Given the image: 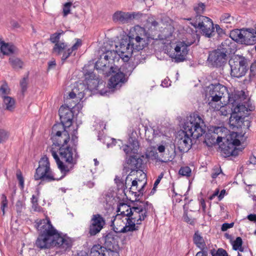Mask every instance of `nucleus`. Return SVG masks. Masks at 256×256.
Listing matches in <instances>:
<instances>
[{
  "label": "nucleus",
  "mask_w": 256,
  "mask_h": 256,
  "mask_svg": "<svg viewBox=\"0 0 256 256\" xmlns=\"http://www.w3.org/2000/svg\"><path fill=\"white\" fill-rule=\"evenodd\" d=\"M9 62L14 68H20L23 65L22 62L18 58L15 57L10 58Z\"/></svg>",
  "instance_id": "obj_33"
},
{
  "label": "nucleus",
  "mask_w": 256,
  "mask_h": 256,
  "mask_svg": "<svg viewBox=\"0 0 256 256\" xmlns=\"http://www.w3.org/2000/svg\"><path fill=\"white\" fill-rule=\"evenodd\" d=\"M164 176V174L162 172L158 176V177L157 178L156 180L154 183V187H153V188H152V190H155L157 186H158V184H160L161 180L162 179V178H163Z\"/></svg>",
  "instance_id": "obj_50"
},
{
  "label": "nucleus",
  "mask_w": 256,
  "mask_h": 256,
  "mask_svg": "<svg viewBox=\"0 0 256 256\" xmlns=\"http://www.w3.org/2000/svg\"><path fill=\"white\" fill-rule=\"evenodd\" d=\"M48 69L53 68L56 64V61L54 60H51L48 62Z\"/></svg>",
  "instance_id": "obj_61"
},
{
  "label": "nucleus",
  "mask_w": 256,
  "mask_h": 256,
  "mask_svg": "<svg viewBox=\"0 0 256 256\" xmlns=\"http://www.w3.org/2000/svg\"><path fill=\"white\" fill-rule=\"evenodd\" d=\"M161 85L163 87L167 88L170 85V82L169 79L165 78L162 81Z\"/></svg>",
  "instance_id": "obj_57"
},
{
  "label": "nucleus",
  "mask_w": 256,
  "mask_h": 256,
  "mask_svg": "<svg viewBox=\"0 0 256 256\" xmlns=\"http://www.w3.org/2000/svg\"><path fill=\"white\" fill-rule=\"evenodd\" d=\"M196 256H208V252L204 250L198 252Z\"/></svg>",
  "instance_id": "obj_59"
},
{
  "label": "nucleus",
  "mask_w": 256,
  "mask_h": 256,
  "mask_svg": "<svg viewBox=\"0 0 256 256\" xmlns=\"http://www.w3.org/2000/svg\"><path fill=\"white\" fill-rule=\"evenodd\" d=\"M67 44L64 42H57L56 44L53 48L52 52L54 54L56 55H61L62 56V58L65 53L67 52L68 49Z\"/></svg>",
  "instance_id": "obj_26"
},
{
  "label": "nucleus",
  "mask_w": 256,
  "mask_h": 256,
  "mask_svg": "<svg viewBox=\"0 0 256 256\" xmlns=\"http://www.w3.org/2000/svg\"><path fill=\"white\" fill-rule=\"evenodd\" d=\"M239 134L236 132H232L226 138V140L220 146V149L224 156H236L238 154V150L236 146L240 144V140L238 139Z\"/></svg>",
  "instance_id": "obj_11"
},
{
  "label": "nucleus",
  "mask_w": 256,
  "mask_h": 256,
  "mask_svg": "<svg viewBox=\"0 0 256 256\" xmlns=\"http://www.w3.org/2000/svg\"><path fill=\"white\" fill-rule=\"evenodd\" d=\"M234 223L231 222V223H224L222 224L221 230L222 232H225L228 229L232 228L234 226Z\"/></svg>",
  "instance_id": "obj_49"
},
{
  "label": "nucleus",
  "mask_w": 256,
  "mask_h": 256,
  "mask_svg": "<svg viewBox=\"0 0 256 256\" xmlns=\"http://www.w3.org/2000/svg\"><path fill=\"white\" fill-rule=\"evenodd\" d=\"M128 164V168L132 172L137 171L142 168V160L138 155L130 156V158L127 160Z\"/></svg>",
  "instance_id": "obj_25"
},
{
  "label": "nucleus",
  "mask_w": 256,
  "mask_h": 256,
  "mask_svg": "<svg viewBox=\"0 0 256 256\" xmlns=\"http://www.w3.org/2000/svg\"><path fill=\"white\" fill-rule=\"evenodd\" d=\"M10 89L6 83L3 84L0 87V96L4 98L10 94Z\"/></svg>",
  "instance_id": "obj_36"
},
{
  "label": "nucleus",
  "mask_w": 256,
  "mask_h": 256,
  "mask_svg": "<svg viewBox=\"0 0 256 256\" xmlns=\"http://www.w3.org/2000/svg\"><path fill=\"white\" fill-rule=\"evenodd\" d=\"M16 210L18 213H21L24 208V204L20 201L17 202L16 205Z\"/></svg>",
  "instance_id": "obj_51"
},
{
  "label": "nucleus",
  "mask_w": 256,
  "mask_h": 256,
  "mask_svg": "<svg viewBox=\"0 0 256 256\" xmlns=\"http://www.w3.org/2000/svg\"><path fill=\"white\" fill-rule=\"evenodd\" d=\"M104 248L107 250L110 249L118 248H120L118 245V238L116 234L114 232H108L104 236Z\"/></svg>",
  "instance_id": "obj_21"
},
{
  "label": "nucleus",
  "mask_w": 256,
  "mask_h": 256,
  "mask_svg": "<svg viewBox=\"0 0 256 256\" xmlns=\"http://www.w3.org/2000/svg\"><path fill=\"white\" fill-rule=\"evenodd\" d=\"M205 9L206 5L202 2H199L194 6V10L196 14V16L202 15L204 12Z\"/></svg>",
  "instance_id": "obj_34"
},
{
  "label": "nucleus",
  "mask_w": 256,
  "mask_h": 256,
  "mask_svg": "<svg viewBox=\"0 0 256 256\" xmlns=\"http://www.w3.org/2000/svg\"><path fill=\"white\" fill-rule=\"evenodd\" d=\"M31 202L32 204V208L35 210H38V198L34 195H33L31 198Z\"/></svg>",
  "instance_id": "obj_53"
},
{
  "label": "nucleus",
  "mask_w": 256,
  "mask_h": 256,
  "mask_svg": "<svg viewBox=\"0 0 256 256\" xmlns=\"http://www.w3.org/2000/svg\"><path fill=\"white\" fill-rule=\"evenodd\" d=\"M72 6V3L70 2H66L64 4L63 6V14L64 16H67L70 13Z\"/></svg>",
  "instance_id": "obj_46"
},
{
  "label": "nucleus",
  "mask_w": 256,
  "mask_h": 256,
  "mask_svg": "<svg viewBox=\"0 0 256 256\" xmlns=\"http://www.w3.org/2000/svg\"><path fill=\"white\" fill-rule=\"evenodd\" d=\"M85 82L86 84L76 83L72 92L69 93V98H76L78 102L84 98L87 92L97 90L100 81L94 73H90L88 78L87 75L86 76Z\"/></svg>",
  "instance_id": "obj_7"
},
{
  "label": "nucleus",
  "mask_w": 256,
  "mask_h": 256,
  "mask_svg": "<svg viewBox=\"0 0 256 256\" xmlns=\"http://www.w3.org/2000/svg\"><path fill=\"white\" fill-rule=\"evenodd\" d=\"M138 134L136 132L132 130L130 134H129L128 143L132 146V150L136 151L139 148V144L137 140Z\"/></svg>",
  "instance_id": "obj_29"
},
{
  "label": "nucleus",
  "mask_w": 256,
  "mask_h": 256,
  "mask_svg": "<svg viewBox=\"0 0 256 256\" xmlns=\"http://www.w3.org/2000/svg\"><path fill=\"white\" fill-rule=\"evenodd\" d=\"M225 193H226V190H221L220 194L218 196V198H219L220 200H221L222 198H224Z\"/></svg>",
  "instance_id": "obj_62"
},
{
  "label": "nucleus",
  "mask_w": 256,
  "mask_h": 256,
  "mask_svg": "<svg viewBox=\"0 0 256 256\" xmlns=\"http://www.w3.org/2000/svg\"><path fill=\"white\" fill-rule=\"evenodd\" d=\"M82 46V40L76 39V43L70 48L67 49V52L65 53L62 58V62H64L72 54L74 51L76 50Z\"/></svg>",
  "instance_id": "obj_31"
},
{
  "label": "nucleus",
  "mask_w": 256,
  "mask_h": 256,
  "mask_svg": "<svg viewBox=\"0 0 256 256\" xmlns=\"http://www.w3.org/2000/svg\"><path fill=\"white\" fill-rule=\"evenodd\" d=\"M0 50L4 55H10L14 52L16 47L12 44L0 40Z\"/></svg>",
  "instance_id": "obj_27"
},
{
  "label": "nucleus",
  "mask_w": 256,
  "mask_h": 256,
  "mask_svg": "<svg viewBox=\"0 0 256 256\" xmlns=\"http://www.w3.org/2000/svg\"><path fill=\"white\" fill-rule=\"evenodd\" d=\"M191 172V169L188 166L181 167L178 172L180 175L186 176H190Z\"/></svg>",
  "instance_id": "obj_41"
},
{
  "label": "nucleus",
  "mask_w": 256,
  "mask_h": 256,
  "mask_svg": "<svg viewBox=\"0 0 256 256\" xmlns=\"http://www.w3.org/2000/svg\"><path fill=\"white\" fill-rule=\"evenodd\" d=\"M38 229L41 234L36 242V245L40 249L56 246L62 250L70 249L72 246V240L54 228L49 218L40 220L38 224Z\"/></svg>",
  "instance_id": "obj_2"
},
{
  "label": "nucleus",
  "mask_w": 256,
  "mask_h": 256,
  "mask_svg": "<svg viewBox=\"0 0 256 256\" xmlns=\"http://www.w3.org/2000/svg\"><path fill=\"white\" fill-rule=\"evenodd\" d=\"M0 209L2 212V214H5V208L8 206V200L4 194H2L0 198Z\"/></svg>",
  "instance_id": "obj_38"
},
{
  "label": "nucleus",
  "mask_w": 256,
  "mask_h": 256,
  "mask_svg": "<svg viewBox=\"0 0 256 256\" xmlns=\"http://www.w3.org/2000/svg\"><path fill=\"white\" fill-rule=\"evenodd\" d=\"M226 55L224 52L218 50L212 52L209 54L208 60L213 66L220 67L226 63Z\"/></svg>",
  "instance_id": "obj_20"
},
{
  "label": "nucleus",
  "mask_w": 256,
  "mask_h": 256,
  "mask_svg": "<svg viewBox=\"0 0 256 256\" xmlns=\"http://www.w3.org/2000/svg\"><path fill=\"white\" fill-rule=\"evenodd\" d=\"M152 204L148 202H140L134 206L120 203L117 208V214L114 221L122 220L125 226L120 230V232H132L139 230L142 224L148 216V212L152 210Z\"/></svg>",
  "instance_id": "obj_1"
},
{
  "label": "nucleus",
  "mask_w": 256,
  "mask_h": 256,
  "mask_svg": "<svg viewBox=\"0 0 256 256\" xmlns=\"http://www.w3.org/2000/svg\"><path fill=\"white\" fill-rule=\"evenodd\" d=\"M116 58L114 50H108L100 56L98 60L96 62L95 68L97 70H102V74L108 76L110 66H109V60H113Z\"/></svg>",
  "instance_id": "obj_15"
},
{
  "label": "nucleus",
  "mask_w": 256,
  "mask_h": 256,
  "mask_svg": "<svg viewBox=\"0 0 256 256\" xmlns=\"http://www.w3.org/2000/svg\"><path fill=\"white\" fill-rule=\"evenodd\" d=\"M242 240L240 237H237L235 240L232 242L233 249L235 250H239L241 252L243 251L242 248Z\"/></svg>",
  "instance_id": "obj_37"
},
{
  "label": "nucleus",
  "mask_w": 256,
  "mask_h": 256,
  "mask_svg": "<svg viewBox=\"0 0 256 256\" xmlns=\"http://www.w3.org/2000/svg\"><path fill=\"white\" fill-rule=\"evenodd\" d=\"M142 14L140 12H126L122 10L116 12L112 15V20L116 23L124 24L130 22L134 19L142 17Z\"/></svg>",
  "instance_id": "obj_17"
},
{
  "label": "nucleus",
  "mask_w": 256,
  "mask_h": 256,
  "mask_svg": "<svg viewBox=\"0 0 256 256\" xmlns=\"http://www.w3.org/2000/svg\"><path fill=\"white\" fill-rule=\"evenodd\" d=\"M183 218H184V220L186 222H188V224H194V220H193L190 218L188 217L187 212H185L184 213V216H183Z\"/></svg>",
  "instance_id": "obj_52"
},
{
  "label": "nucleus",
  "mask_w": 256,
  "mask_h": 256,
  "mask_svg": "<svg viewBox=\"0 0 256 256\" xmlns=\"http://www.w3.org/2000/svg\"><path fill=\"white\" fill-rule=\"evenodd\" d=\"M149 38L144 28L134 26L130 29L128 38L122 40L118 46H116V56L118 54L124 62H128L132 54L144 48Z\"/></svg>",
  "instance_id": "obj_3"
},
{
  "label": "nucleus",
  "mask_w": 256,
  "mask_h": 256,
  "mask_svg": "<svg viewBox=\"0 0 256 256\" xmlns=\"http://www.w3.org/2000/svg\"><path fill=\"white\" fill-rule=\"evenodd\" d=\"M108 74L112 75L109 80L107 88L108 91L101 90L100 94L102 96H107L108 95V93H110V91L114 92V90L119 89L126 82L124 74L120 71L118 66H110Z\"/></svg>",
  "instance_id": "obj_9"
},
{
  "label": "nucleus",
  "mask_w": 256,
  "mask_h": 256,
  "mask_svg": "<svg viewBox=\"0 0 256 256\" xmlns=\"http://www.w3.org/2000/svg\"><path fill=\"white\" fill-rule=\"evenodd\" d=\"M244 30H234L230 33V37L234 41L243 43Z\"/></svg>",
  "instance_id": "obj_32"
},
{
  "label": "nucleus",
  "mask_w": 256,
  "mask_h": 256,
  "mask_svg": "<svg viewBox=\"0 0 256 256\" xmlns=\"http://www.w3.org/2000/svg\"><path fill=\"white\" fill-rule=\"evenodd\" d=\"M218 176L221 178H223L224 175L222 172V170L220 167L218 166H216L213 168L212 170V178L213 180H214L217 178Z\"/></svg>",
  "instance_id": "obj_35"
},
{
  "label": "nucleus",
  "mask_w": 256,
  "mask_h": 256,
  "mask_svg": "<svg viewBox=\"0 0 256 256\" xmlns=\"http://www.w3.org/2000/svg\"><path fill=\"white\" fill-rule=\"evenodd\" d=\"M3 100V106L5 110L12 111L15 108V100H14L9 96H4Z\"/></svg>",
  "instance_id": "obj_30"
},
{
  "label": "nucleus",
  "mask_w": 256,
  "mask_h": 256,
  "mask_svg": "<svg viewBox=\"0 0 256 256\" xmlns=\"http://www.w3.org/2000/svg\"><path fill=\"white\" fill-rule=\"evenodd\" d=\"M228 104L224 106L222 105L221 102L214 104L213 102H209L208 104L214 110L218 111V114L226 116L228 114H232V111L231 108L232 104H229L228 99Z\"/></svg>",
  "instance_id": "obj_23"
},
{
  "label": "nucleus",
  "mask_w": 256,
  "mask_h": 256,
  "mask_svg": "<svg viewBox=\"0 0 256 256\" xmlns=\"http://www.w3.org/2000/svg\"><path fill=\"white\" fill-rule=\"evenodd\" d=\"M58 126L62 127L64 129V126L62 125H54L53 127L52 132L53 134L52 139L53 142V144L51 148L54 147L56 150L59 149L60 146H68L67 143L70 140V136L67 131L64 130L62 132L57 131L54 134V130L58 128Z\"/></svg>",
  "instance_id": "obj_16"
},
{
  "label": "nucleus",
  "mask_w": 256,
  "mask_h": 256,
  "mask_svg": "<svg viewBox=\"0 0 256 256\" xmlns=\"http://www.w3.org/2000/svg\"><path fill=\"white\" fill-rule=\"evenodd\" d=\"M120 248L107 250L100 244L94 246L90 250V256H120Z\"/></svg>",
  "instance_id": "obj_18"
},
{
  "label": "nucleus",
  "mask_w": 256,
  "mask_h": 256,
  "mask_svg": "<svg viewBox=\"0 0 256 256\" xmlns=\"http://www.w3.org/2000/svg\"><path fill=\"white\" fill-rule=\"evenodd\" d=\"M220 22L224 23L229 24L233 20V18L231 16L230 14L225 13L222 14L220 18Z\"/></svg>",
  "instance_id": "obj_44"
},
{
  "label": "nucleus",
  "mask_w": 256,
  "mask_h": 256,
  "mask_svg": "<svg viewBox=\"0 0 256 256\" xmlns=\"http://www.w3.org/2000/svg\"><path fill=\"white\" fill-rule=\"evenodd\" d=\"M230 67V74L235 78H240L244 76L248 70V60L245 57L236 55L229 60Z\"/></svg>",
  "instance_id": "obj_10"
},
{
  "label": "nucleus",
  "mask_w": 256,
  "mask_h": 256,
  "mask_svg": "<svg viewBox=\"0 0 256 256\" xmlns=\"http://www.w3.org/2000/svg\"><path fill=\"white\" fill-rule=\"evenodd\" d=\"M58 112L61 122L63 124L66 125L68 126H71L74 114L70 108L68 106H61Z\"/></svg>",
  "instance_id": "obj_22"
},
{
  "label": "nucleus",
  "mask_w": 256,
  "mask_h": 256,
  "mask_svg": "<svg viewBox=\"0 0 256 256\" xmlns=\"http://www.w3.org/2000/svg\"><path fill=\"white\" fill-rule=\"evenodd\" d=\"M193 44V42H186L180 41L176 43L174 47V52L170 54V56L176 62H183L188 53V48Z\"/></svg>",
  "instance_id": "obj_14"
},
{
  "label": "nucleus",
  "mask_w": 256,
  "mask_h": 256,
  "mask_svg": "<svg viewBox=\"0 0 256 256\" xmlns=\"http://www.w3.org/2000/svg\"><path fill=\"white\" fill-rule=\"evenodd\" d=\"M63 34V31L60 30V32L52 34L50 36V42L55 44H57V42H59L60 37Z\"/></svg>",
  "instance_id": "obj_40"
},
{
  "label": "nucleus",
  "mask_w": 256,
  "mask_h": 256,
  "mask_svg": "<svg viewBox=\"0 0 256 256\" xmlns=\"http://www.w3.org/2000/svg\"><path fill=\"white\" fill-rule=\"evenodd\" d=\"M105 224L104 218L98 214L93 215L89 228L90 236H95L99 233Z\"/></svg>",
  "instance_id": "obj_19"
},
{
  "label": "nucleus",
  "mask_w": 256,
  "mask_h": 256,
  "mask_svg": "<svg viewBox=\"0 0 256 256\" xmlns=\"http://www.w3.org/2000/svg\"><path fill=\"white\" fill-rule=\"evenodd\" d=\"M246 96L242 90L238 91L234 90L231 94L228 95L229 104H232V114L230 118V124L234 127H242L243 124L247 128L250 126L249 120L243 121L242 116L248 114V111H252L253 109L252 106L246 107L245 104Z\"/></svg>",
  "instance_id": "obj_5"
},
{
  "label": "nucleus",
  "mask_w": 256,
  "mask_h": 256,
  "mask_svg": "<svg viewBox=\"0 0 256 256\" xmlns=\"http://www.w3.org/2000/svg\"><path fill=\"white\" fill-rule=\"evenodd\" d=\"M148 156L152 160H154L157 162H166V161L162 160L160 158L158 153L156 151L150 150L148 152Z\"/></svg>",
  "instance_id": "obj_42"
},
{
  "label": "nucleus",
  "mask_w": 256,
  "mask_h": 256,
  "mask_svg": "<svg viewBox=\"0 0 256 256\" xmlns=\"http://www.w3.org/2000/svg\"><path fill=\"white\" fill-rule=\"evenodd\" d=\"M255 66V64H252L250 66V72L256 75V71L254 70V68Z\"/></svg>",
  "instance_id": "obj_64"
},
{
  "label": "nucleus",
  "mask_w": 256,
  "mask_h": 256,
  "mask_svg": "<svg viewBox=\"0 0 256 256\" xmlns=\"http://www.w3.org/2000/svg\"><path fill=\"white\" fill-rule=\"evenodd\" d=\"M192 20L190 24L196 28L200 29L204 35L207 38H210L214 32V24L212 20L207 16L202 15L196 16Z\"/></svg>",
  "instance_id": "obj_12"
},
{
  "label": "nucleus",
  "mask_w": 256,
  "mask_h": 256,
  "mask_svg": "<svg viewBox=\"0 0 256 256\" xmlns=\"http://www.w3.org/2000/svg\"><path fill=\"white\" fill-rule=\"evenodd\" d=\"M122 150L126 153V155L131 156L132 154H135L138 150L134 151L132 150V146L129 143L128 144H126L122 146Z\"/></svg>",
  "instance_id": "obj_43"
},
{
  "label": "nucleus",
  "mask_w": 256,
  "mask_h": 256,
  "mask_svg": "<svg viewBox=\"0 0 256 256\" xmlns=\"http://www.w3.org/2000/svg\"><path fill=\"white\" fill-rule=\"evenodd\" d=\"M8 137V134L6 130H0V142L6 141Z\"/></svg>",
  "instance_id": "obj_48"
},
{
  "label": "nucleus",
  "mask_w": 256,
  "mask_h": 256,
  "mask_svg": "<svg viewBox=\"0 0 256 256\" xmlns=\"http://www.w3.org/2000/svg\"><path fill=\"white\" fill-rule=\"evenodd\" d=\"M211 254L212 256H228L226 251L223 248H218L216 252L212 251Z\"/></svg>",
  "instance_id": "obj_45"
},
{
  "label": "nucleus",
  "mask_w": 256,
  "mask_h": 256,
  "mask_svg": "<svg viewBox=\"0 0 256 256\" xmlns=\"http://www.w3.org/2000/svg\"><path fill=\"white\" fill-rule=\"evenodd\" d=\"M164 144H166V142H162V144L158 146L157 150L160 153H163L165 152L166 146Z\"/></svg>",
  "instance_id": "obj_55"
},
{
  "label": "nucleus",
  "mask_w": 256,
  "mask_h": 256,
  "mask_svg": "<svg viewBox=\"0 0 256 256\" xmlns=\"http://www.w3.org/2000/svg\"><path fill=\"white\" fill-rule=\"evenodd\" d=\"M204 120L197 114H193L184 122L182 130L176 138L178 148L180 152H188L192 148V139H198L205 133Z\"/></svg>",
  "instance_id": "obj_4"
},
{
  "label": "nucleus",
  "mask_w": 256,
  "mask_h": 256,
  "mask_svg": "<svg viewBox=\"0 0 256 256\" xmlns=\"http://www.w3.org/2000/svg\"><path fill=\"white\" fill-rule=\"evenodd\" d=\"M243 43L246 45H253L256 42V31L252 28L244 30Z\"/></svg>",
  "instance_id": "obj_24"
},
{
  "label": "nucleus",
  "mask_w": 256,
  "mask_h": 256,
  "mask_svg": "<svg viewBox=\"0 0 256 256\" xmlns=\"http://www.w3.org/2000/svg\"><path fill=\"white\" fill-rule=\"evenodd\" d=\"M59 154L61 158L65 161L67 164L61 161L57 154V151L54 147L50 148V153L55 160L58 168L62 174V178H64L67 174L70 172L76 164L78 154L75 148L68 146H63L59 149Z\"/></svg>",
  "instance_id": "obj_6"
},
{
  "label": "nucleus",
  "mask_w": 256,
  "mask_h": 256,
  "mask_svg": "<svg viewBox=\"0 0 256 256\" xmlns=\"http://www.w3.org/2000/svg\"><path fill=\"white\" fill-rule=\"evenodd\" d=\"M247 218L251 221L256 222V214H250L247 216Z\"/></svg>",
  "instance_id": "obj_58"
},
{
  "label": "nucleus",
  "mask_w": 256,
  "mask_h": 256,
  "mask_svg": "<svg viewBox=\"0 0 256 256\" xmlns=\"http://www.w3.org/2000/svg\"><path fill=\"white\" fill-rule=\"evenodd\" d=\"M193 241L196 246L200 250H204L206 248L204 240L198 231L195 232L193 236Z\"/></svg>",
  "instance_id": "obj_28"
},
{
  "label": "nucleus",
  "mask_w": 256,
  "mask_h": 256,
  "mask_svg": "<svg viewBox=\"0 0 256 256\" xmlns=\"http://www.w3.org/2000/svg\"><path fill=\"white\" fill-rule=\"evenodd\" d=\"M148 23L150 24H151V29L152 30H156L158 26V22H157L156 21V20H150V18L149 20H148Z\"/></svg>",
  "instance_id": "obj_54"
},
{
  "label": "nucleus",
  "mask_w": 256,
  "mask_h": 256,
  "mask_svg": "<svg viewBox=\"0 0 256 256\" xmlns=\"http://www.w3.org/2000/svg\"><path fill=\"white\" fill-rule=\"evenodd\" d=\"M204 142L208 146L210 147L216 144V138L210 134H206Z\"/></svg>",
  "instance_id": "obj_39"
},
{
  "label": "nucleus",
  "mask_w": 256,
  "mask_h": 256,
  "mask_svg": "<svg viewBox=\"0 0 256 256\" xmlns=\"http://www.w3.org/2000/svg\"><path fill=\"white\" fill-rule=\"evenodd\" d=\"M17 178L18 180L20 182V186L23 188L24 187V178L20 173L18 174L17 173L16 174Z\"/></svg>",
  "instance_id": "obj_56"
},
{
  "label": "nucleus",
  "mask_w": 256,
  "mask_h": 256,
  "mask_svg": "<svg viewBox=\"0 0 256 256\" xmlns=\"http://www.w3.org/2000/svg\"><path fill=\"white\" fill-rule=\"evenodd\" d=\"M28 84V76L24 77L20 82V85L22 88V91L24 93L27 89Z\"/></svg>",
  "instance_id": "obj_47"
},
{
  "label": "nucleus",
  "mask_w": 256,
  "mask_h": 256,
  "mask_svg": "<svg viewBox=\"0 0 256 256\" xmlns=\"http://www.w3.org/2000/svg\"><path fill=\"white\" fill-rule=\"evenodd\" d=\"M250 162L252 164H256V158L255 156H252L250 158Z\"/></svg>",
  "instance_id": "obj_63"
},
{
  "label": "nucleus",
  "mask_w": 256,
  "mask_h": 256,
  "mask_svg": "<svg viewBox=\"0 0 256 256\" xmlns=\"http://www.w3.org/2000/svg\"><path fill=\"white\" fill-rule=\"evenodd\" d=\"M208 90L206 96L208 99L210 98L209 102H213L214 104L220 102L222 98H224L225 95L227 94L228 98L229 94H231V92H234V90H230V92H229L226 87L220 84H212L208 87Z\"/></svg>",
  "instance_id": "obj_13"
},
{
  "label": "nucleus",
  "mask_w": 256,
  "mask_h": 256,
  "mask_svg": "<svg viewBox=\"0 0 256 256\" xmlns=\"http://www.w3.org/2000/svg\"><path fill=\"white\" fill-rule=\"evenodd\" d=\"M38 166L34 174V179L36 180L52 182L62 179L56 178L50 168V164L48 158L46 156L42 157L39 161Z\"/></svg>",
  "instance_id": "obj_8"
},
{
  "label": "nucleus",
  "mask_w": 256,
  "mask_h": 256,
  "mask_svg": "<svg viewBox=\"0 0 256 256\" xmlns=\"http://www.w3.org/2000/svg\"><path fill=\"white\" fill-rule=\"evenodd\" d=\"M226 138H225L224 137L218 136L216 138V144H220V142H222L223 140H224V141H225V140H226Z\"/></svg>",
  "instance_id": "obj_60"
}]
</instances>
